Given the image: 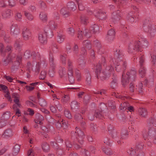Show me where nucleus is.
<instances>
[{"instance_id": "9", "label": "nucleus", "mask_w": 156, "mask_h": 156, "mask_svg": "<svg viewBox=\"0 0 156 156\" xmlns=\"http://www.w3.org/2000/svg\"><path fill=\"white\" fill-rule=\"evenodd\" d=\"M99 30V27L96 24L91 26L90 30L84 29L83 31V35L87 38H89L91 36V34L94 32H97Z\"/></svg>"}, {"instance_id": "18", "label": "nucleus", "mask_w": 156, "mask_h": 156, "mask_svg": "<svg viewBox=\"0 0 156 156\" xmlns=\"http://www.w3.org/2000/svg\"><path fill=\"white\" fill-rule=\"evenodd\" d=\"M0 90H2L5 94V96L9 101L11 100V96L8 90V87L5 85L3 84L0 85Z\"/></svg>"}, {"instance_id": "13", "label": "nucleus", "mask_w": 156, "mask_h": 156, "mask_svg": "<svg viewBox=\"0 0 156 156\" xmlns=\"http://www.w3.org/2000/svg\"><path fill=\"white\" fill-rule=\"evenodd\" d=\"M120 104L119 108L120 110L122 111H124L127 109V112H130L133 111V107L132 106H129V105L128 103L126 102H123Z\"/></svg>"}, {"instance_id": "8", "label": "nucleus", "mask_w": 156, "mask_h": 156, "mask_svg": "<svg viewBox=\"0 0 156 156\" xmlns=\"http://www.w3.org/2000/svg\"><path fill=\"white\" fill-rule=\"evenodd\" d=\"M57 27V24L53 20L49 21L44 28V32L50 34L52 36V30H55Z\"/></svg>"}, {"instance_id": "33", "label": "nucleus", "mask_w": 156, "mask_h": 156, "mask_svg": "<svg viewBox=\"0 0 156 156\" xmlns=\"http://www.w3.org/2000/svg\"><path fill=\"white\" fill-rule=\"evenodd\" d=\"M20 149V146L18 145H15L13 149L12 154L13 156L16 155L19 153Z\"/></svg>"}, {"instance_id": "32", "label": "nucleus", "mask_w": 156, "mask_h": 156, "mask_svg": "<svg viewBox=\"0 0 156 156\" xmlns=\"http://www.w3.org/2000/svg\"><path fill=\"white\" fill-rule=\"evenodd\" d=\"M68 9L66 7H63L60 10V13L63 15L64 17L68 16L69 15Z\"/></svg>"}, {"instance_id": "57", "label": "nucleus", "mask_w": 156, "mask_h": 156, "mask_svg": "<svg viewBox=\"0 0 156 156\" xmlns=\"http://www.w3.org/2000/svg\"><path fill=\"white\" fill-rule=\"evenodd\" d=\"M16 0H9L8 1V3L9 6H14L16 5Z\"/></svg>"}, {"instance_id": "40", "label": "nucleus", "mask_w": 156, "mask_h": 156, "mask_svg": "<svg viewBox=\"0 0 156 156\" xmlns=\"http://www.w3.org/2000/svg\"><path fill=\"white\" fill-rule=\"evenodd\" d=\"M11 14V11L10 10H8L2 14V16L4 18H6L9 17Z\"/></svg>"}, {"instance_id": "41", "label": "nucleus", "mask_w": 156, "mask_h": 156, "mask_svg": "<svg viewBox=\"0 0 156 156\" xmlns=\"http://www.w3.org/2000/svg\"><path fill=\"white\" fill-rule=\"evenodd\" d=\"M134 17L133 13V12H130L128 14L127 18L131 22H133L134 21Z\"/></svg>"}, {"instance_id": "63", "label": "nucleus", "mask_w": 156, "mask_h": 156, "mask_svg": "<svg viewBox=\"0 0 156 156\" xmlns=\"http://www.w3.org/2000/svg\"><path fill=\"white\" fill-rule=\"evenodd\" d=\"M22 55H21L20 54L17 56L16 59L17 61V66H18L20 65V61L21 59L22 58Z\"/></svg>"}, {"instance_id": "43", "label": "nucleus", "mask_w": 156, "mask_h": 156, "mask_svg": "<svg viewBox=\"0 0 156 156\" xmlns=\"http://www.w3.org/2000/svg\"><path fill=\"white\" fill-rule=\"evenodd\" d=\"M70 105L72 109H77L78 108V104L76 101H73L71 102Z\"/></svg>"}, {"instance_id": "5", "label": "nucleus", "mask_w": 156, "mask_h": 156, "mask_svg": "<svg viewBox=\"0 0 156 156\" xmlns=\"http://www.w3.org/2000/svg\"><path fill=\"white\" fill-rule=\"evenodd\" d=\"M60 60L62 63L63 65H66V60L67 61L68 66V75L69 80L71 83H73L74 81V78L73 76V69L74 66L73 65L72 62L71 61L67 58V55L63 54L60 56Z\"/></svg>"}, {"instance_id": "34", "label": "nucleus", "mask_w": 156, "mask_h": 156, "mask_svg": "<svg viewBox=\"0 0 156 156\" xmlns=\"http://www.w3.org/2000/svg\"><path fill=\"white\" fill-rule=\"evenodd\" d=\"M38 83V82H37L30 83V86H26V89L28 91H32L34 89V87L37 85Z\"/></svg>"}, {"instance_id": "64", "label": "nucleus", "mask_w": 156, "mask_h": 156, "mask_svg": "<svg viewBox=\"0 0 156 156\" xmlns=\"http://www.w3.org/2000/svg\"><path fill=\"white\" fill-rule=\"evenodd\" d=\"M83 36V35L82 31L78 30V37L79 39H82Z\"/></svg>"}, {"instance_id": "35", "label": "nucleus", "mask_w": 156, "mask_h": 156, "mask_svg": "<svg viewBox=\"0 0 156 156\" xmlns=\"http://www.w3.org/2000/svg\"><path fill=\"white\" fill-rule=\"evenodd\" d=\"M81 22L84 24H86L88 22V17L85 15H83L80 17Z\"/></svg>"}, {"instance_id": "46", "label": "nucleus", "mask_w": 156, "mask_h": 156, "mask_svg": "<svg viewBox=\"0 0 156 156\" xmlns=\"http://www.w3.org/2000/svg\"><path fill=\"white\" fill-rule=\"evenodd\" d=\"M102 150L106 154L108 155H111L112 154V151L109 149L105 148L103 147Z\"/></svg>"}, {"instance_id": "52", "label": "nucleus", "mask_w": 156, "mask_h": 156, "mask_svg": "<svg viewBox=\"0 0 156 156\" xmlns=\"http://www.w3.org/2000/svg\"><path fill=\"white\" fill-rule=\"evenodd\" d=\"M119 134L116 131H114L112 135V137L115 139L119 138Z\"/></svg>"}, {"instance_id": "37", "label": "nucleus", "mask_w": 156, "mask_h": 156, "mask_svg": "<svg viewBox=\"0 0 156 156\" xmlns=\"http://www.w3.org/2000/svg\"><path fill=\"white\" fill-rule=\"evenodd\" d=\"M78 63L79 64V67L80 69H82L85 66V62L83 61L82 57L81 56L78 59Z\"/></svg>"}, {"instance_id": "56", "label": "nucleus", "mask_w": 156, "mask_h": 156, "mask_svg": "<svg viewBox=\"0 0 156 156\" xmlns=\"http://www.w3.org/2000/svg\"><path fill=\"white\" fill-rule=\"evenodd\" d=\"M86 81L88 84H90L91 82V77L89 73H87L86 74Z\"/></svg>"}, {"instance_id": "7", "label": "nucleus", "mask_w": 156, "mask_h": 156, "mask_svg": "<svg viewBox=\"0 0 156 156\" xmlns=\"http://www.w3.org/2000/svg\"><path fill=\"white\" fill-rule=\"evenodd\" d=\"M143 28L145 32H148L151 36H153L154 35L156 29L151 24L150 21V18H148L144 21Z\"/></svg>"}, {"instance_id": "58", "label": "nucleus", "mask_w": 156, "mask_h": 156, "mask_svg": "<svg viewBox=\"0 0 156 156\" xmlns=\"http://www.w3.org/2000/svg\"><path fill=\"white\" fill-rule=\"evenodd\" d=\"M117 85V83L116 82V79H114L113 80L111 83V87L114 88Z\"/></svg>"}, {"instance_id": "19", "label": "nucleus", "mask_w": 156, "mask_h": 156, "mask_svg": "<svg viewBox=\"0 0 156 156\" xmlns=\"http://www.w3.org/2000/svg\"><path fill=\"white\" fill-rule=\"evenodd\" d=\"M23 129L24 133L25 134L26 136H27V138L30 144H33L34 141V137L31 134L29 133V131L27 130V127H24Z\"/></svg>"}, {"instance_id": "23", "label": "nucleus", "mask_w": 156, "mask_h": 156, "mask_svg": "<svg viewBox=\"0 0 156 156\" xmlns=\"http://www.w3.org/2000/svg\"><path fill=\"white\" fill-rule=\"evenodd\" d=\"M30 35V32L27 28L25 27L23 28L22 32V36L23 39L25 40H28Z\"/></svg>"}, {"instance_id": "17", "label": "nucleus", "mask_w": 156, "mask_h": 156, "mask_svg": "<svg viewBox=\"0 0 156 156\" xmlns=\"http://www.w3.org/2000/svg\"><path fill=\"white\" fill-rule=\"evenodd\" d=\"M48 35L49 37H51L52 36L48 33H46L44 32V33L42 32H41L39 33L38 36V39L41 43L42 44H45L47 42L46 37Z\"/></svg>"}, {"instance_id": "22", "label": "nucleus", "mask_w": 156, "mask_h": 156, "mask_svg": "<svg viewBox=\"0 0 156 156\" xmlns=\"http://www.w3.org/2000/svg\"><path fill=\"white\" fill-rule=\"evenodd\" d=\"M119 12L120 11L118 10L113 13L111 19V21L115 23L120 20V16L119 14Z\"/></svg>"}, {"instance_id": "45", "label": "nucleus", "mask_w": 156, "mask_h": 156, "mask_svg": "<svg viewBox=\"0 0 156 156\" xmlns=\"http://www.w3.org/2000/svg\"><path fill=\"white\" fill-rule=\"evenodd\" d=\"M6 54L7 55H8L7 58L5 60V62H6V63L10 62L12 60H13V59L15 58V57H12L10 55H9V52H6Z\"/></svg>"}, {"instance_id": "53", "label": "nucleus", "mask_w": 156, "mask_h": 156, "mask_svg": "<svg viewBox=\"0 0 156 156\" xmlns=\"http://www.w3.org/2000/svg\"><path fill=\"white\" fill-rule=\"evenodd\" d=\"M74 30L72 28H69L67 30L68 34L71 36H73L74 34Z\"/></svg>"}, {"instance_id": "30", "label": "nucleus", "mask_w": 156, "mask_h": 156, "mask_svg": "<svg viewBox=\"0 0 156 156\" xmlns=\"http://www.w3.org/2000/svg\"><path fill=\"white\" fill-rule=\"evenodd\" d=\"M138 112L140 116L142 117H145L147 114V111L145 108H140L138 110Z\"/></svg>"}, {"instance_id": "51", "label": "nucleus", "mask_w": 156, "mask_h": 156, "mask_svg": "<svg viewBox=\"0 0 156 156\" xmlns=\"http://www.w3.org/2000/svg\"><path fill=\"white\" fill-rule=\"evenodd\" d=\"M57 47L56 44L54 42L52 44L51 48L53 51L57 52V51L58 48Z\"/></svg>"}, {"instance_id": "3", "label": "nucleus", "mask_w": 156, "mask_h": 156, "mask_svg": "<svg viewBox=\"0 0 156 156\" xmlns=\"http://www.w3.org/2000/svg\"><path fill=\"white\" fill-rule=\"evenodd\" d=\"M138 41H132L129 44L128 51L129 53L133 52L135 51H141V47L146 48L148 46V42L146 39L144 38L141 34L138 35Z\"/></svg>"}, {"instance_id": "21", "label": "nucleus", "mask_w": 156, "mask_h": 156, "mask_svg": "<svg viewBox=\"0 0 156 156\" xmlns=\"http://www.w3.org/2000/svg\"><path fill=\"white\" fill-rule=\"evenodd\" d=\"M11 33L14 36L18 35L20 34V29L16 24H12L11 27Z\"/></svg>"}, {"instance_id": "49", "label": "nucleus", "mask_w": 156, "mask_h": 156, "mask_svg": "<svg viewBox=\"0 0 156 156\" xmlns=\"http://www.w3.org/2000/svg\"><path fill=\"white\" fill-rule=\"evenodd\" d=\"M65 151V149L60 147L57 150V154L59 155H61L64 153V151Z\"/></svg>"}, {"instance_id": "27", "label": "nucleus", "mask_w": 156, "mask_h": 156, "mask_svg": "<svg viewBox=\"0 0 156 156\" xmlns=\"http://www.w3.org/2000/svg\"><path fill=\"white\" fill-rule=\"evenodd\" d=\"M65 39V36L62 32L58 33L57 38V41L59 43H62Z\"/></svg>"}, {"instance_id": "20", "label": "nucleus", "mask_w": 156, "mask_h": 156, "mask_svg": "<svg viewBox=\"0 0 156 156\" xmlns=\"http://www.w3.org/2000/svg\"><path fill=\"white\" fill-rule=\"evenodd\" d=\"M14 134V132L10 129L5 130L2 134V137L3 138L8 139L12 137Z\"/></svg>"}, {"instance_id": "2", "label": "nucleus", "mask_w": 156, "mask_h": 156, "mask_svg": "<svg viewBox=\"0 0 156 156\" xmlns=\"http://www.w3.org/2000/svg\"><path fill=\"white\" fill-rule=\"evenodd\" d=\"M24 56L26 58H29L31 56L33 57L32 63L28 62L27 64V69L29 71L32 69L33 71L38 73L41 65L44 68L47 66V64L45 63L44 58L38 52L27 51L24 53Z\"/></svg>"}, {"instance_id": "39", "label": "nucleus", "mask_w": 156, "mask_h": 156, "mask_svg": "<svg viewBox=\"0 0 156 156\" xmlns=\"http://www.w3.org/2000/svg\"><path fill=\"white\" fill-rule=\"evenodd\" d=\"M39 103L40 105L42 107H44L47 105V103L45 100L43 98H40L38 100Z\"/></svg>"}, {"instance_id": "11", "label": "nucleus", "mask_w": 156, "mask_h": 156, "mask_svg": "<svg viewBox=\"0 0 156 156\" xmlns=\"http://www.w3.org/2000/svg\"><path fill=\"white\" fill-rule=\"evenodd\" d=\"M10 112H7L3 114L0 120V128L5 125L7 119L10 117Z\"/></svg>"}, {"instance_id": "44", "label": "nucleus", "mask_w": 156, "mask_h": 156, "mask_svg": "<svg viewBox=\"0 0 156 156\" xmlns=\"http://www.w3.org/2000/svg\"><path fill=\"white\" fill-rule=\"evenodd\" d=\"M47 71L44 70H42L40 74V79L42 80L44 79L45 78Z\"/></svg>"}, {"instance_id": "62", "label": "nucleus", "mask_w": 156, "mask_h": 156, "mask_svg": "<svg viewBox=\"0 0 156 156\" xmlns=\"http://www.w3.org/2000/svg\"><path fill=\"white\" fill-rule=\"evenodd\" d=\"M128 135L127 132L126 131H124L121 134V138L122 139H125Z\"/></svg>"}, {"instance_id": "55", "label": "nucleus", "mask_w": 156, "mask_h": 156, "mask_svg": "<svg viewBox=\"0 0 156 156\" xmlns=\"http://www.w3.org/2000/svg\"><path fill=\"white\" fill-rule=\"evenodd\" d=\"M14 46L16 49H20L21 47V45L20 44L19 41H16L15 44Z\"/></svg>"}, {"instance_id": "42", "label": "nucleus", "mask_w": 156, "mask_h": 156, "mask_svg": "<svg viewBox=\"0 0 156 156\" xmlns=\"http://www.w3.org/2000/svg\"><path fill=\"white\" fill-rule=\"evenodd\" d=\"M83 44L84 47L88 49H89L91 48L90 43L88 40L84 41L83 42Z\"/></svg>"}, {"instance_id": "1", "label": "nucleus", "mask_w": 156, "mask_h": 156, "mask_svg": "<svg viewBox=\"0 0 156 156\" xmlns=\"http://www.w3.org/2000/svg\"><path fill=\"white\" fill-rule=\"evenodd\" d=\"M115 55L117 58L116 60L113 58H111L105 68L104 73L101 71V66L100 63L94 67V69L95 70V73L98 79L100 78L102 80L106 78L105 75L113 74V68L112 66L113 65L115 66L117 72H119L125 69L127 64L126 61L123 58V55L122 51L116 49L115 53Z\"/></svg>"}, {"instance_id": "25", "label": "nucleus", "mask_w": 156, "mask_h": 156, "mask_svg": "<svg viewBox=\"0 0 156 156\" xmlns=\"http://www.w3.org/2000/svg\"><path fill=\"white\" fill-rule=\"evenodd\" d=\"M44 117L39 113H37L36 114L35 118V122L37 124L40 125L42 124V121L44 120Z\"/></svg>"}, {"instance_id": "36", "label": "nucleus", "mask_w": 156, "mask_h": 156, "mask_svg": "<svg viewBox=\"0 0 156 156\" xmlns=\"http://www.w3.org/2000/svg\"><path fill=\"white\" fill-rule=\"evenodd\" d=\"M39 18L42 21L45 22L47 20V17L46 14L44 12H41L39 15Z\"/></svg>"}, {"instance_id": "4", "label": "nucleus", "mask_w": 156, "mask_h": 156, "mask_svg": "<svg viewBox=\"0 0 156 156\" xmlns=\"http://www.w3.org/2000/svg\"><path fill=\"white\" fill-rule=\"evenodd\" d=\"M148 132L144 130L142 135L145 140L148 138V139L151 138H154V143L156 144V119L152 118L148 125Z\"/></svg>"}, {"instance_id": "50", "label": "nucleus", "mask_w": 156, "mask_h": 156, "mask_svg": "<svg viewBox=\"0 0 156 156\" xmlns=\"http://www.w3.org/2000/svg\"><path fill=\"white\" fill-rule=\"evenodd\" d=\"M69 97L68 95L64 94V96L62 97V100L64 102H67L69 101Z\"/></svg>"}, {"instance_id": "48", "label": "nucleus", "mask_w": 156, "mask_h": 156, "mask_svg": "<svg viewBox=\"0 0 156 156\" xmlns=\"http://www.w3.org/2000/svg\"><path fill=\"white\" fill-rule=\"evenodd\" d=\"M42 149L45 152H48L49 150V146L47 143L43 144L42 146Z\"/></svg>"}, {"instance_id": "59", "label": "nucleus", "mask_w": 156, "mask_h": 156, "mask_svg": "<svg viewBox=\"0 0 156 156\" xmlns=\"http://www.w3.org/2000/svg\"><path fill=\"white\" fill-rule=\"evenodd\" d=\"M66 144L67 147L68 148V150H69V148H71L72 146V144H70V141L69 140H67L66 142Z\"/></svg>"}, {"instance_id": "10", "label": "nucleus", "mask_w": 156, "mask_h": 156, "mask_svg": "<svg viewBox=\"0 0 156 156\" xmlns=\"http://www.w3.org/2000/svg\"><path fill=\"white\" fill-rule=\"evenodd\" d=\"M56 117V121L57 122L56 126L57 127L60 128L62 127L64 129L67 128L69 126L68 122H63V119L61 117V115L59 114L55 115Z\"/></svg>"}, {"instance_id": "28", "label": "nucleus", "mask_w": 156, "mask_h": 156, "mask_svg": "<svg viewBox=\"0 0 156 156\" xmlns=\"http://www.w3.org/2000/svg\"><path fill=\"white\" fill-rule=\"evenodd\" d=\"M67 8L69 10L74 11L77 8L76 5L73 2H70L67 5Z\"/></svg>"}, {"instance_id": "24", "label": "nucleus", "mask_w": 156, "mask_h": 156, "mask_svg": "<svg viewBox=\"0 0 156 156\" xmlns=\"http://www.w3.org/2000/svg\"><path fill=\"white\" fill-rule=\"evenodd\" d=\"M115 35V32L113 29L109 30L108 33L107 39L109 42H111L114 39Z\"/></svg>"}, {"instance_id": "15", "label": "nucleus", "mask_w": 156, "mask_h": 156, "mask_svg": "<svg viewBox=\"0 0 156 156\" xmlns=\"http://www.w3.org/2000/svg\"><path fill=\"white\" fill-rule=\"evenodd\" d=\"M142 147V145L138 144L136 146L135 148H131L128 150L127 153L130 155V156H134L137 154V153L138 152V151L140 149H141Z\"/></svg>"}, {"instance_id": "54", "label": "nucleus", "mask_w": 156, "mask_h": 156, "mask_svg": "<svg viewBox=\"0 0 156 156\" xmlns=\"http://www.w3.org/2000/svg\"><path fill=\"white\" fill-rule=\"evenodd\" d=\"M64 114L65 116L69 119L71 118V115L69 111L68 110H66L64 112Z\"/></svg>"}, {"instance_id": "47", "label": "nucleus", "mask_w": 156, "mask_h": 156, "mask_svg": "<svg viewBox=\"0 0 156 156\" xmlns=\"http://www.w3.org/2000/svg\"><path fill=\"white\" fill-rule=\"evenodd\" d=\"M59 73L61 77L66 74V72L65 68L63 67L59 69Z\"/></svg>"}, {"instance_id": "16", "label": "nucleus", "mask_w": 156, "mask_h": 156, "mask_svg": "<svg viewBox=\"0 0 156 156\" xmlns=\"http://www.w3.org/2000/svg\"><path fill=\"white\" fill-rule=\"evenodd\" d=\"M75 133H76L78 137H76V139L78 140L79 143L80 144H82L83 143V139L84 136V133L80 129L76 128V131Z\"/></svg>"}, {"instance_id": "29", "label": "nucleus", "mask_w": 156, "mask_h": 156, "mask_svg": "<svg viewBox=\"0 0 156 156\" xmlns=\"http://www.w3.org/2000/svg\"><path fill=\"white\" fill-rule=\"evenodd\" d=\"M98 14L96 15L95 13L96 12V11L94 12V15L95 16L98 17L99 18L100 20H105L106 18V15L105 13L103 12L101 10H99L98 12Z\"/></svg>"}, {"instance_id": "14", "label": "nucleus", "mask_w": 156, "mask_h": 156, "mask_svg": "<svg viewBox=\"0 0 156 156\" xmlns=\"http://www.w3.org/2000/svg\"><path fill=\"white\" fill-rule=\"evenodd\" d=\"M144 60L143 57L141 56L140 58L139 62L140 65V68L139 70V74L141 77H143L145 76L146 70L143 66Z\"/></svg>"}, {"instance_id": "38", "label": "nucleus", "mask_w": 156, "mask_h": 156, "mask_svg": "<svg viewBox=\"0 0 156 156\" xmlns=\"http://www.w3.org/2000/svg\"><path fill=\"white\" fill-rule=\"evenodd\" d=\"M24 13L26 18L28 20L31 21L33 19V16L30 13L27 11H24Z\"/></svg>"}, {"instance_id": "26", "label": "nucleus", "mask_w": 156, "mask_h": 156, "mask_svg": "<svg viewBox=\"0 0 156 156\" xmlns=\"http://www.w3.org/2000/svg\"><path fill=\"white\" fill-rule=\"evenodd\" d=\"M12 96L14 98V101L16 104L20 108L21 107V105L19 103V96L17 93H13L12 94Z\"/></svg>"}, {"instance_id": "60", "label": "nucleus", "mask_w": 156, "mask_h": 156, "mask_svg": "<svg viewBox=\"0 0 156 156\" xmlns=\"http://www.w3.org/2000/svg\"><path fill=\"white\" fill-rule=\"evenodd\" d=\"M102 116V114L101 112H98V111H96L95 112L94 116L96 118H101Z\"/></svg>"}, {"instance_id": "12", "label": "nucleus", "mask_w": 156, "mask_h": 156, "mask_svg": "<svg viewBox=\"0 0 156 156\" xmlns=\"http://www.w3.org/2000/svg\"><path fill=\"white\" fill-rule=\"evenodd\" d=\"M49 60L51 66L49 71V75L50 77H53L55 75V71L54 66V57L51 52H50L49 54Z\"/></svg>"}, {"instance_id": "61", "label": "nucleus", "mask_w": 156, "mask_h": 156, "mask_svg": "<svg viewBox=\"0 0 156 156\" xmlns=\"http://www.w3.org/2000/svg\"><path fill=\"white\" fill-rule=\"evenodd\" d=\"M108 105L109 107L111 108L112 109H114L115 107L114 102L112 101H109V102L108 104Z\"/></svg>"}, {"instance_id": "6", "label": "nucleus", "mask_w": 156, "mask_h": 156, "mask_svg": "<svg viewBox=\"0 0 156 156\" xmlns=\"http://www.w3.org/2000/svg\"><path fill=\"white\" fill-rule=\"evenodd\" d=\"M136 73L135 69L134 68L128 71L126 74L124 72H123L122 79V85L125 86L128 84L129 81V79L133 80L135 77Z\"/></svg>"}, {"instance_id": "31", "label": "nucleus", "mask_w": 156, "mask_h": 156, "mask_svg": "<svg viewBox=\"0 0 156 156\" xmlns=\"http://www.w3.org/2000/svg\"><path fill=\"white\" fill-rule=\"evenodd\" d=\"M76 1L77 3L79 10L82 11L85 9V7L83 5V1L82 0H76Z\"/></svg>"}]
</instances>
